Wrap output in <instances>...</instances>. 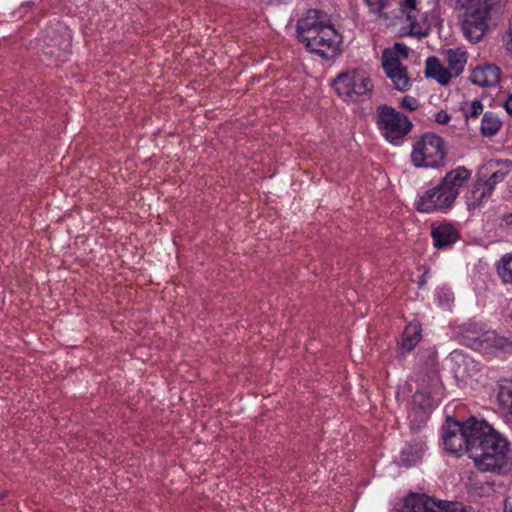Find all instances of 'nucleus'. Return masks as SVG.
Listing matches in <instances>:
<instances>
[{"label":"nucleus","mask_w":512,"mask_h":512,"mask_svg":"<svg viewBox=\"0 0 512 512\" xmlns=\"http://www.w3.org/2000/svg\"><path fill=\"white\" fill-rule=\"evenodd\" d=\"M391 512H441L439 502L419 494L409 495L401 509H393Z\"/></svg>","instance_id":"obj_13"},{"label":"nucleus","mask_w":512,"mask_h":512,"mask_svg":"<svg viewBox=\"0 0 512 512\" xmlns=\"http://www.w3.org/2000/svg\"><path fill=\"white\" fill-rule=\"evenodd\" d=\"M454 201L449 193H446L439 184L421 194L415 202L417 211L432 213L438 210H446L452 206Z\"/></svg>","instance_id":"obj_9"},{"label":"nucleus","mask_w":512,"mask_h":512,"mask_svg":"<svg viewBox=\"0 0 512 512\" xmlns=\"http://www.w3.org/2000/svg\"><path fill=\"white\" fill-rule=\"evenodd\" d=\"M447 154L445 141L434 133H425L412 147L411 162L417 168H439Z\"/></svg>","instance_id":"obj_6"},{"label":"nucleus","mask_w":512,"mask_h":512,"mask_svg":"<svg viewBox=\"0 0 512 512\" xmlns=\"http://www.w3.org/2000/svg\"><path fill=\"white\" fill-rule=\"evenodd\" d=\"M510 164L503 161H490L480 171L479 174L486 176L493 183L502 182L510 173Z\"/></svg>","instance_id":"obj_17"},{"label":"nucleus","mask_w":512,"mask_h":512,"mask_svg":"<svg viewBox=\"0 0 512 512\" xmlns=\"http://www.w3.org/2000/svg\"><path fill=\"white\" fill-rule=\"evenodd\" d=\"M401 107L408 111H414L419 107V102L415 97L407 95L402 98Z\"/></svg>","instance_id":"obj_30"},{"label":"nucleus","mask_w":512,"mask_h":512,"mask_svg":"<svg viewBox=\"0 0 512 512\" xmlns=\"http://www.w3.org/2000/svg\"><path fill=\"white\" fill-rule=\"evenodd\" d=\"M436 362H437V357H436L435 352H430L429 366L432 368V380H436V370H435Z\"/></svg>","instance_id":"obj_33"},{"label":"nucleus","mask_w":512,"mask_h":512,"mask_svg":"<svg viewBox=\"0 0 512 512\" xmlns=\"http://www.w3.org/2000/svg\"><path fill=\"white\" fill-rule=\"evenodd\" d=\"M509 30L512 31V16H511V19H510Z\"/></svg>","instance_id":"obj_38"},{"label":"nucleus","mask_w":512,"mask_h":512,"mask_svg":"<svg viewBox=\"0 0 512 512\" xmlns=\"http://www.w3.org/2000/svg\"><path fill=\"white\" fill-rule=\"evenodd\" d=\"M395 89L401 92L408 91L412 86L411 78L408 76L405 67L386 73Z\"/></svg>","instance_id":"obj_25"},{"label":"nucleus","mask_w":512,"mask_h":512,"mask_svg":"<svg viewBox=\"0 0 512 512\" xmlns=\"http://www.w3.org/2000/svg\"><path fill=\"white\" fill-rule=\"evenodd\" d=\"M498 272L504 282L512 283V253L502 257L498 266Z\"/></svg>","instance_id":"obj_28"},{"label":"nucleus","mask_w":512,"mask_h":512,"mask_svg":"<svg viewBox=\"0 0 512 512\" xmlns=\"http://www.w3.org/2000/svg\"><path fill=\"white\" fill-rule=\"evenodd\" d=\"M500 71L495 65L489 64L476 67L471 74V81L479 86H493L498 83Z\"/></svg>","instance_id":"obj_15"},{"label":"nucleus","mask_w":512,"mask_h":512,"mask_svg":"<svg viewBox=\"0 0 512 512\" xmlns=\"http://www.w3.org/2000/svg\"><path fill=\"white\" fill-rule=\"evenodd\" d=\"M460 8V26L464 37L479 42L488 31L491 0H457Z\"/></svg>","instance_id":"obj_3"},{"label":"nucleus","mask_w":512,"mask_h":512,"mask_svg":"<svg viewBox=\"0 0 512 512\" xmlns=\"http://www.w3.org/2000/svg\"><path fill=\"white\" fill-rule=\"evenodd\" d=\"M450 370L455 379L467 383L475 379L481 371L480 364L472 357L458 351H454L449 357Z\"/></svg>","instance_id":"obj_10"},{"label":"nucleus","mask_w":512,"mask_h":512,"mask_svg":"<svg viewBox=\"0 0 512 512\" xmlns=\"http://www.w3.org/2000/svg\"><path fill=\"white\" fill-rule=\"evenodd\" d=\"M421 339V326L417 322L410 323L404 330L398 342L399 349L403 352H410Z\"/></svg>","instance_id":"obj_19"},{"label":"nucleus","mask_w":512,"mask_h":512,"mask_svg":"<svg viewBox=\"0 0 512 512\" xmlns=\"http://www.w3.org/2000/svg\"><path fill=\"white\" fill-rule=\"evenodd\" d=\"M461 110L467 119H476L483 111L480 100L466 101L462 104Z\"/></svg>","instance_id":"obj_27"},{"label":"nucleus","mask_w":512,"mask_h":512,"mask_svg":"<svg viewBox=\"0 0 512 512\" xmlns=\"http://www.w3.org/2000/svg\"><path fill=\"white\" fill-rule=\"evenodd\" d=\"M468 345L474 349L487 351L492 347L501 345V339L493 331H485L482 334L467 335Z\"/></svg>","instance_id":"obj_18"},{"label":"nucleus","mask_w":512,"mask_h":512,"mask_svg":"<svg viewBox=\"0 0 512 512\" xmlns=\"http://www.w3.org/2000/svg\"><path fill=\"white\" fill-rule=\"evenodd\" d=\"M432 237L437 248H445L456 242L458 232L451 224L444 223L433 228Z\"/></svg>","instance_id":"obj_16"},{"label":"nucleus","mask_w":512,"mask_h":512,"mask_svg":"<svg viewBox=\"0 0 512 512\" xmlns=\"http://www.w3.org/2000/svg\"><path fill=\"white\" fill-rule=\"evenodd\" d=\"M448 70L457 77L461 74L467 61L466 52L462 49H449L447 51Z\"/></svg>","instance_id":"obj_24"},{"label":"nucleus","mask_w":512,"mask_h":512,"mask_svg":"<svg viewBox=\"0 0 512 512\" xmlns=\"http://www.w3.org/2000/svg\"><path fill=\"white\" fill-rule=\"evenodd\" d=\"M470 458L484 472L501 473L512 466V450L508 440L485 422H482L477 443L470 448Z\"/></svg>","instance_id":"obj_1"},{"label":"nucleus","mask_w":512,"mask_h":512,"mask_svg":"<svg viewBox=\"0 0 512 512\" xmlns=\"http://www.w3.org/2000/svg\"><path fill=\"white\" fill-rule=\"evenodd\" d=\"M477 182L481 185V187L485 190V192L491 197L496 183H493L491 180L479 174Z\"/></svg>","instance_id":"obj_31"},{"label":"nucleus","mask_w":512,"mask_h":512,"mask_svg":"<svg viewBox=\"0 0 512 512\" xmlns=\"http://www.w3.org/2000/svg\"><path fill=\"white\" fill-rule=\"evenodd\" d=\"M503 221L507 227L512 229V213L504 216Z\"/></svg>","instance_id":"obj_36"},{"label":"nucleus","mask_w":512,"mask_h":512,"mask_svg":"<svg viewBox=\"0 0 512 512\" xmlns=\"http://www.w3.org/2000/svg\"><path fill=\"white\" fill-rule=\"evenodd\" d=\"M389 2L390 0H366L370 10L374 13H380L389 5ZM398 4V18L406 23L409 34L414 37L427 36L432 22L423 2L421 0H398Z\"/></svg>","instance_id":"obj_4"},{"label":"nucleus","mask_w":512,"mask_h":512,"mask_svg":"<svg viewBox=\"0 0 512 512\" xmlns=\"http://www.w3.org/2000/svg\"><path fill=\"white\" fill-rule=\"evenodd\" d=\"M435 121L439 124H447L450 121V115L445 110H440L435 115Z\"/></svg>","instance_id":"obj_32"},{"label":"nucleus","mask_w":512,"mask_h":512,"mask_svg":"<svg viewBox=\"0 0 512 512\" xmlns=\"http://www.w3.org/2000/svg\"><path fill=\"white\" fill-rule=\"evenodd\" d=\"M262 1L267 4H276V3L281 2V0H262Z\"/></svg>","instance_id":"obj_37"},{"label":"nucleus","mask_w":512,"mask_h":512,"mask_svg":"<svg viewBox=\"0 0 512 512\" xmlns=\"http://www.w3.org/2000/svg\"><path fill=\"white\" fill-rule=\"evenodd\" d=\"M426 75L442 85L449 83L452 78H455L450 74L448 68L444 67L435 57H430L426 60Z\"/></svg>","instance_id":"obj_20"},{"label":"nucleus","mask_w":512,"mask_h":512,"mask_svg":"<svg viewBox=\"0 0 512 512\" xmlns=\"http://www.w3.org/2000/svg\"><path fill=\"white\" fill-rule=\"evenodd\" d=\"M489 198L490 196L478 182H476L465 194L466 204L470 211L480 208L488 201Z\"/></svg>","instance_id":"obj_23"},{"label":"nucleus","mask_w":512,"mask_h":512,"mask_svg":"<svg viewBox=\"0 0 512 512\" xmlns=\"http://www.w3.org/2000/svg\"><path fill=\"white\" fill-rule=\"evenodd\" d=\"M377 124L384 138L394 145H399L412 127L406 116L389 106L378 108Z\"/></svg>","instance_id":"obj_8"},{"label":"nucleus","mask_w":512,"mask_h":512,"mask_svg":"<svg viewBox=\"0 0 512 512\" xmlns=\"http://www.w3.org/2000/svg\"><path fill=\"white\" fill-rule=\"evenodd\" d=\"M501 126L500 119L495 114L487 112L481 121V133L485 137L493 136L500 130Z\"/></svg>","instance_id":"obj_26"},{"label":"nucleus","mask_w":512,"mask_h":512,"mask_svg":"<svg viewBox=\"0 0 512 512\" xmlns=\"http://www.w3.org/2000/svg\"><path fill=\"white\" fill-rule=\"evenodd\" d=\"M498 402L503 417L512 423V382L506 381L500 385Z\"/></svg>","instance_id":"obj_21"},{"label":"nucleus","mask_w":512,"mask_h":512,"mask_svg":"<svg viewBox=\"0 0 512 512\" xmlns=\"http://www.w3.org/2000/svg\"><path fill=\"white\" fill-rule=\"evenodd\" d=\"M470 176L471 172L468 169L464 166H458L444 176L440 185L446 193H449L452 200L455 201L460 188L470 178Z\"/></svg>","instance_id":"obj_12"},{"label":"nucleus","mask_w":512,"mask_h":512,"mask_svg":"<svg viewBox=\"0 0 512 512\" xmlns=\"http://www.w3.org/2000/svg\"><path fill=\"white\" fill-rule=\"evenodd\" d=\"M504 512H512V510H505Z\"/></svg>","instance_id":"obj_39"},{"label":"nucleus","mask_w":512,"mask_h":512,"mask_svg":"<svg viewBox=\"0 0 512 512\" xmlns=\"http://www.w3.org/2000/svg\"><path fill=\"white\" fill-rule=\"evenodd\" d=\"M436 298L439 306L443 309H449L453 301L452 292L449 289H440L436 292Z\"/></svg>","instance_id":"obj_29"},{"label":"nucleus","mask_w":512,"mask_h":512,"mask_svg":"<svg viewBox=\"0 0 512 512\" xmlns=\"http://www.w3.org/2000/svg\"><path fill=\"white\" fill-rule=\"evenodd\" d=\"M504 107L506 111L512 115V96H509L508 99L505 101Z\"/></svg>","instance_id":"obj_35"},{"label":"nucleus","mask_w":512,"mask_h":512,"mask_svg":"<svg viewBox=\"0 0 512 512\" xmlns=\"http://www.w3.org/2000/svg\"><path fill=\"white\" fill-rule=\"evenodd\" d=\"M413 404L419 410L412 411L408 418L410 426L413 429H418L426 423L429 417V411L436 406V400L431 393L425 391H417L413 396Z\"/></svg>","instance_id":"obj_11"},{"label":"nucleus","mask_w":512,"mask_h":512,"mask_svg":"<svg viewBox=\"0 0 512 512\" xmlns=\"http://www.w3.org/2000/svg\"><path fill=\"white\" fill-rule=\"evenodd\" d=\"M424 450L425 444L421 441L409 444L401 451L398 464L408 467L417 463L421 459Z\"/></svg>","instance_id":"obj_22"},{"label":"nucleus","mask_w":512,"mask_h":512,"mask_svg":"<svg viewBox=\"0 0 512 512\" xmlns=\"http://www.w3.org/2000/svg\"><path fill=\"white\" fill-rule=\"evenodd\" d=\"M407 58L408 48L401 43H395L392 47L386 48L382 54V67L385 73L404 67L402 62Z\"/></svg>","instance_id":"obj_14"},{"label":"nucleus","mask_w":512,"mask_h":512,"mask_svg":"<svg viewBox=\"0 0 512 512\" xmlns=\"http://www.w3.org/2000/svg\"><path fill=\"white\" fill-rule=\"evenodd\" d=\"M506 50L512 54V31L508 29L506 37L504 38Z\"/></svg>","instance_id":"obj_34"},{"label":"nucleus","mask_w":512,"mask_h":512,"mask_svg":"<svg viewBox=\"0 0 512 512\" xmlns=\"http://www.w3.org/2000/svg\"><path fill=\"white\" fill-rule=\"evenodd\" d=\"M481 425L482 422L475 419L459 422L448 418L442 427L444 449L452 454L467 453L470 456V448L481 434Z\"/></svg>","instance_id":"obj_5"},{"label":"nucleus","mask_w":512,"mask_h":512,"mask_svg":"<svg viewBox=\"0 0 512 512\" xmlns=\"http://www.w3.org/2000/svg\"><path fill=\"white\" fill-rule=\"evenodd\" d=\"M333 87L343 101L354 103L368 97L373 84L366 71L352 69L339 74L333 81Z\"/></svg>","instance_id":"obj_7"},{"label":"nucleus","mask_w":512,"mask_h":512,"mask_svg":"<svg viewBox=\"0 0 512 512\" xmlns=\"http://www.w3.org/2000/svg\"><path fill=\"white\" fill-rule=\"evenodd\" d=\"M298 38L306 48L324 58L333 57L339 50L341 35L329 23L326 15L309 10L298 21Z\"/></svg>","instance_id":"obj_2"}]
</instances>
